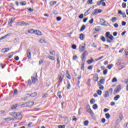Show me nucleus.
I'll return each mask as SVG.
<instances>
[{"label":"nucleus","instance_id":"nucleus-1","mask_svg":"<svg viewBox=\"0 0 128 128\" xmlns=\"http://www.w3.org/2000/svg\"><path fill=\"white\" fill-rule=\"evenodd\" d=\"M88 51L84 50L80 56L81 60L82 62V64H81L80 68V70H84V62H86V56H88Z\"/></svg>","mask_w":128,"mask_h":128},{"label":"nucleus","instance_id":"nucleus-2","mask_svg":"<svg viewBox=\"0 0 128 128\" xmlns=\"http://www.w3.org/2000/svg\"><path fill=\"white\" fill-rule=\"evenodd\" d=\"M86 110L87 112H88V114H90L92 116H94V113L92 112V110L90 108V106L89 104L87 105L86 107Z\"/></svg>","mask_w":128,"mask_h":128},{"label":"nucleus","instance_id":"nucleus-3","mask_svg":"<svg viewBox=\"0 0 128 128\" xmlns=\"http://www.w3.org/2000/svg\"><path fill=\"white\" fill-rule=\"evenodd\" d=\"M100 12H102V9H95L93 12L90 14L91 16H96L98 14H100Z\"/></svg>","mask_w":128,"mask_h":128},{"label":"nucleus","instance_id":"nucleus-4","mask_svg":"<svg viewBox=\"0 0 128 128\" xmlns=\"http://www.w3.org/2000/svg\"><path fill=\"white\" fill-rule=\"evenodd\" d=\"M32 83L34 84L36 82H38V73L36 72H35V76H32L31 77Z\"/></svg>","mask_w":128,"mask_h":128},{"label":"nucleus","instance_id":"nucleus-5","mask_svg":"<svg viewBox=\"0 0 128 128\" xmlns=\"http://www.w3.org/2000/svg\"><path fill=\"white\" fill-rule=\"evenodd\" d=\"M14 118L16 120H22V116L21 113L16 112Z\"/></svg>","mask_w":128,"mask_h":128},{"label":"nucleus","instance_id":"nucleus-6","mask_svg":"<svg viewBox=\"0 0 128 128\" xmlns=\"http://www.w3.org/2000/svg\"><path fill=\"white\" fill-rule=\"evenodd\" d=\"M27 58L29 60H32V52H30V50L28 49L27 50Z\"/></svg>","mask_w":128,"mask_h":128},{"label":"nucleus","instance_id":"nucleus-7","mask_svg":"<svg viewBox=\"0 0 128 128\" xmlns=\"http://www.w3.org/2000/svg\"><path fill=\"white\" fill-rule=\"evenodd\" d=\"M79 48H80V50H79L80 52H82L86 48V43L84 44V46H80L79 47Z\"/></svg>","mask_w":128,"mask_h":128},{"label":"nucleus","instance_id":"nucleus-8","mask_svg":"<svg viewBox=\"0 0 128 128\" xmlns=\"http://www.w3.org/2000/svg\"><path fill=\"white\" fill-rule=\"evenodd\" d=\"M18 24H19L18 26H30V24L28 23H26V22H18Z\"/></svg>","mask_w":128,"mask_h":128},{"label":"nucleus","instance_id":"nucleus-9","mask_svg":"<svg viewBox=\"0 0 128 128\" xmlns=\"http://www.w3.org/2000/svg\"><path fill=\"white\" fill-rule=\"evenodd\" d=\"M92 80H94V82H96V81L98 80V74H94V76L92 77Z\"/></svg>","mask_w":128,"mask_h":128},{"label":"nucleus","instance_id":"nucleus-10","mask_svg":"<svg viewBox=\"0 0 128 128\" xmlns=\"http://www.w3.org/2000/svg\"><path fill=\"white\" fill-rule=\"evenodd\" d=\"M115 90H116L117 92H120V90H122V85L119 84L115 88Z\"/></svg>","mask_w":128,"mask_h":128},{"label":"nucleus","instance_id":"nucleus-11","mask_svg":"<svg viewBox=\"0 0 128 128\" xmlns=\"http://www.w3.org/2000/svg\"><path fill=\"white\" fill-rule=\"evenodd\" d=\"M34 32L36 36H42V32H40L39 30H34Z\"/></svg>","mask_w":128,"mask_h":128},{"label":"nucleus","instance_id":"nucleus-12","mask_svg":"<svg viewBox=\"0 0 128 128\" xmlns=\"http://www.w3.org/2000/svg\"><path fill=\"white\" fill-rule=\"evenodd\" d=\"M66 78H68V80H70V78H72V76H70V73H68V70H66Z\"/></svg>","mask_w":128,"mask_h":128},{"label":"nucleus","instance_id":"nucleus-13","mask_svg":"<svg viewBox=\"0 0 128 128\" xmlns=\"http://www.w3.org/2000/svg\"><path fill=\"white\" fill-rule=\"evenodd\" d=\"M10 33H8V34H6V35H5L4 36H2L1 38H0V39L2 40H4V38H8V36H10Z\"/></svg>","mask_w":128,"mask_h":128},{"label":"nucleus","instance_id":"nucleus-14","mask_svg":"<svg viewBox=\"0 0 128 128\" xmlns=\"http://www.w3.org/2000/svg\"><path fill=\"white\" fill-rule=\"evenodd\" d=\"M8 50H10V48H4L2 49V52L6 54V52H8Z\"/></svg>","mask_w":128,"mask_h":128},{"label":"nucleus","instance_id":"nucleus-15","mask_svg":"<svg viewBox=\"0 0 128 128\" xmlns=\"http://www.w3.org/2000/svg\"><path fill=\"white\" fill-rule=\"evenodd\" d=\"M94 30L96 32H100L102 30V26H98L96 28H94Z\"/></svg>","mask_w":128,"mask_h":128},{"label":"nucleus","instance_id":"nucleus-16","mask_svg":"<svg viewBox=\"0 0 128 128\" xmlns=\"http://www.w3.org/2000/svg\"><path fill=\"white\" fill-rule=\"evenodd\" d=\"M38 96V93L36 92L30 94V96H31V98H34V96Z\"/></svg>","mask_w":128,"mask_h":128},{"label":"nucleus","instance_id":"nucleus-17","mask_svg":"<svg viewBox=\"0 0 128 128\" xmlns=\"http://www.w3.org/2000/svg\"><path fill=\"white\" fill-rule=\"evenodd\" d=\"M108 96H110V93L108 92V91L106 90L105 91V94L104 95V97L108 98Z\"/></svg>","mask_w":128,"mask_h":128},{"label":"nucleus","instance_id":"nucleus-18","mask_svg":"<svg viewBox=\"0 0 128 128\" xmlns=\"http://www.w3.org/2000/svg\"><path fill=\"white\" fill-rule=\"evenodd\" d=\"M80 38L81 40H84V34H80Z\"/></svg>","mask_w":128,"mask_h":128},{"label":"nucleus","instance_id":"nucleus-19","mask_svg":"<svg viewBox=\"0 0 128 128\" xmlns=\"http://www.w3.org/2000/svg\"><path fill=\"white\" fill-rule=\"evenodd\" d=\"M94 60L92 58H91V60H88L87 61V63L88 64H92V62H94Z\"/></svg>","mask_w":128,"mask_h":128},{"label":"nucleus","instance_id":"nucleus-20","mask_svg":"<svg viewBox=\"0 0 128 128\" xmlns=\"http://www.w3.org/2000/svg\"><path fill=\"white\" fill-rule=\"evenodd\" d=\"M27 104L28 106H34V102H27Z\"/></svg>","mask_w":128,"mask_h":128},{"label":"nucleus","instance_id":"nucleus-21","mask_svg":"<svg viewBox=\"0 0 128 128\" xmlns=\"http://www.w3.org/2000/svg\"><path fill=\"white\" fill-rule=\"evenodd\" d=\"M86 30V25L83 24L82 25V27L80 30V32H84V30Z\"/></svg>","mask_w":128,"mask_h":128},{"label":"nucleus","instance_id":"nucleus-22","mask_svg":"<svg viewBox=\"0 0 128 128\" xmlns=\"http://www.w3.org/2000/svg\"><path fill=\"white\" fill-rule=\"evenodd\" d=\"M67 90H70V88H71V86H70V81H67Z\"/></svg>","mask_w":128,"mask_h":128},{"label":"nucleus","instance_id":"nucleus-23","mask_svg":"<svg viewBox=\"0 0 128 128\" xmlns=\"http://www.w3.org/2000/svg\"><path fill=\"white\" fill-rule=\"evenodd\" d=\"M18 108V104H15L11 106V110H16Z\"/></svg>","mask_w":128,"mask_h":128},{"label":"nucleus","instance_id":"nucleus-24","mask_svg":"<svg viewBox=\"0 0 128 128\" xmlns=\"http://www.w3.org/2000/svg\"><path fill=\"white\" fill-rule=\"evenodd\" d=\"M110 32H108L106 33L105 34V36L106 38H108L110 36Z\"/></svg>","mask_w":128,"mask_h":128},{"label":"nucleus","instance_id":"nucleus-25","mask_svg":"<svg viewBox=\"0 0 128 128\" xmlns=\"http://www.w3.org/2000/svg\"><path fill=\"white\" fill-rule=\"evenodd\" d=\"M50 6H54V4H56V1L50 2Z\"/></svg>","mask_w":128,"mask_h":128},{"label":"nucleus","instance_id":"nucleus-26","mask_svg":"<svg viewBox=\"0 0 128 128\" xmlns=\"http://www.w3.org/2000/svg\"><path fill=\"white\" fill-rule=\"evenodd\" d=\"M20 6H26V1L20 2Z\"/></svg>","mask_w":128,"mask_h":128},{"label":"nucleus","instance_id":"nucleus-27","mask_svg":"<svg viewBox=\"0 0 128 128\" xmlns=\"http://www.w3.org/2000/svg\"><path fill=\"white\" fill-rule=\"evenodd\" d=\"M62 92L60 91H58L57 94L59 98H62Z\"/></svg>","mask_w":128,"mask_h":128},{"label":"nucleus","instance_id":"nucleus-28","mask_svg":"<svg viewBox=\"0 0 128 128\" xmlns=\"http://www.w3.org/2000/svg\"><path fill=\"white\" fill-rule=\"evenodd\" d=\"M97 94H98V96H102V92L101 90H96Z\"/></svg>","mask_w":128,"mask_h":128},{"label":"nucleus","instance_id":"nucleus-29","mask_svg":"<svg viewBox=\"0 0 128 128\" xmlns=\"http://www.w3.org/2000/svg\"><path fill=\"white\" fill-rule=\"evenodd\" d=\"M105 80H104V78H102L100 80V84H104Z\"/></svg>","mask_w":128,"mask_h":128},{"label":"nucleus","instance_id":"nucleus-30","mask_svg":"<svg viewBox=\"0 0 128 128\" xmlns=\"http://www.w3.org/2000/svg\"><path fill=\"white\" fill-rule=\"evenodd\" d=\"M88 122H89L88 120L84 121V126H88Z\"/></svg>","mask_w":128,"mask_h":128},{"label":"nucleus","instance_id":"nucleus-31","mask_svg":"<svg viewBox=\"0 0 128 128\" xmlns=\"http://www.w3.org/2000/svg\"><path fill=\"white\" fill-rule=\"evenodd\" d=\"M105 116H106V118H107V120H108V118H110V114H108V113H106L105 114Z\"/></svg>","mask_w":128,"mask_h":128},{"label":"nucleus","instance_id":"nucleus-32","mask_svg":"<svg viewBox=\"0 0 128 128\" xmlns=\"http://www.w3.org/2000/svg\"><path fill=\"white\" fill-rule=\"evenodd\" d=\"M120 98V96L116 95L115 97H114V100H118V98Z\"/></svg>","mask_w":128,"mask_h":128},{"label":"nucleus","instance_id":"nucleus-33","mask_svg":"<svg viewBox=\"0 0 128 128\" xmlns=\"http://www.w3.org/2000/svg\"><path fill=\"white\" fill-rule=\"evenodd\" d=\"M92 108L94 110H96V108H98V106L97 104H94L92 106Z\"/></svg>","mask_w":128,"mask_h":128},{"label":"nucleus","instance_id":"nucleus-34","mask_svg":"<svg viewBox=\"0 0 128 128\" xmlns=\"http://www.w3.org/2000/svg\"><path fill=\"white\" fill-rule=\"evenodd\" d=\"M21 106L23 108H27L28 106V102L24 103V104H22Z\"/></svg>","mask_w":128,"mask_h":128},{"label":"nucleus","instance_id":"nucleus-35","mask_svg":"<svg viewBox=\"0 0 128 128\" xmlns=\"http://www.w3.org/2000/svg\"><path fill=\"white\" fill-rule=\"evenodd\" d=\"M112 66H114V64H110L108 66L107 68L108 70H112Z\"/></svg>","mask_w":128,"mask_h":128},{"label":"nucleus","instance_id":"nucleus-36","mask_svg":"<svg viewBox=\"0 0 128 128\" xmlns=\"http://www.w3.org/2000/svg\"><path fill=\"white\" fill-rule=\"evenodd\" d=\"M94 102H96V100L94 98H92L90 101V104H94Z\"/></svg>","mask_w":128,"mask_h":128},{"label":"nucleus","instance_id":"nucleus-37","mask_svg":"<svg viewBox=\"0 0 128 128\" xmlns=\"http://www.w3.org/2000/svg\"><path fill=\"white\" fill-rule=\"evenodd\" d=\"M34 29H30L29 30H28V34H34Z\"/></svg>","mask_w":128,"mask_h":128},{"label":"nucleus","instance_id":"nucleus-38","mask_svg":"<svg viewBox=\"0 0 128 128\" xmlns=\"http://www.w3.org/2000/svg\"><path fill=\"white\" fill-rule=\"evenodd\" d=\"M118 82V79H116V78L114 77L112 79V82Z\"/></svg>","mask_w":128,"mask_h":128},{"label":"nucleus","instance_id":"nucleus-39","mask_svg":"<svg viewBox=\"0 0 128 128\" xmlns=\"http://www.w3.org/2000/svg\"><path fill=\"white\" fill-rule=\"evenodd\" d=\"M48 96V94H44L43 96H42V98H46Z\"/></svg>","mask_w":128,"mask_h":128},{"label":"nucleus","instance_id":"nucleus-40","mask_svg":"<svg viewBox=\"0 0 128 128\" xmlns=\"http://www.w3.org/2000/svg\"><path fill=\"white\" fill-rule=\"evenodd\" d=\"M100 40L103 42H106V38L104 36H102L100 38Z\"/></svg>","mask_w":128,"mask_h":128},{"label":"nucleus","instance_id":"nucleus-41","mask_svg":"<svg viewBox=\"0 0 128 128\" xmlns=\"http://www.w3.org/2000/svg\"><path fill=\"white\" fill-rule=\"evenodd\" d=\"M108 38H109V40H114V36L111 34L109 36V37Z\"/></svg>","mask_w":128,"mask_h":128},{"label":"nucleus","instance_id":"nucleus-42","mask_svg":"<svg viewBox=\"0 0 128 128\" xmlns=\"http://www.w3.org/2000/svg\"><path fill=\"white\" fill-rule=\"evenodd\" d=\"M116 20H117V18L116 17H113V18H112L111 20H112V22H116Z\"/></svg>","mask_w":128,"mask_h":128},{"label":"nucleus","instance_id":"nucleus-43","mask_svg":"<svg viewBox=\"0 0 128 128\" xmlns=\"http://www.w3.org/2000/svg\"><path fill=\"white\" fill-rule=\"evenodd\" d=\"M32 80H30V79L28 80V86H32Z\"/></svg>","mask_w":128,"mask_h":128},{"label":"nucleus","instance_id":"nucleus-44","mask_svg":"<svg viewBox=\"0 0 128 128\" xmlns=\"http://www.w3.org/2000/svg\"><path fill=\"white\" fill-rule=\"evenodd\" d=\"M123 118H124V116H122V114H120L119 115V119L120 120H122Z\"/></svg>","mask_w":128,"mask_h":128},{"label":"nucleus","instance_id":"nucleus-45","mask_svg":"<svg viewBox=\"0 0 128 128\" xmlns=\"http://www.w3.org/2000/svg\"><path fill=\"white\" fill-rule=\"evenodd\" d=\"M118 14H121V15L126 14V13L125 12H122V10H119L118 11Z\"/></svg>","mask_w":128,"mask_h":128},{"label":"nucleus","instance_id":"nucleus-46","mask_svg":"<svg viewBox=\"0 0 128 128\" xmlns=\"http://www.w3.org/2000/svg\"><path fill=\"white\" fill-rule=\"evenodd\" d=\"M10 8H11L14 10H16V8H14V4L12 3H10Z\"/></svg>","mask_w":128,"mask_h":128},{"label":"nucleus","instance_id":"nucleus-47","mask_svg":"<svg viewBox=\"0 0 128 128\" xmlns=\"http://www.w3.org/2000/svg\"><path fill=\"white\" fill-rule=\"evenodd\" d=\"M122 8H126V3L123 2L122 4Z\"/></svg>","mask_w":128,"mask_h":128},{"label":"nucleus","instance_id":"nucleus-48","mask_svg":"<svg viewBox=\"0 0 128 128\" xmlns=\"http://www.w3.org/2000/svg\"><path fill=\"white\" fill-rule=\"evenodd\" d=\"M50 54H52V56H56V52L54 50L50 51Z\"/></svg>","mask_w":128,"mask_h":128},{"label":"nucleus","instance_id":"nucleus-49","mask_svg":"<svg viewBox=\"0 0 128 128\" xmlns=\"http://www.w3.org/2000/svg\"><path fill=\"white\" fill-rule=\"evenodd\" d=\"M108 74V69H105L103 71V74H104V76H106V74Z\"/></svg>","mask_w":128,"mask_h":128},{"label":"nucleus","instance_id":"nucleus-50","mask_svg":"<svg viewBox=\"0 0 128 128\" xmlns=\"http://www.w3.org/2000/svg\"><path fill=\"white\" fill-rule=\"evenodd\" d=\"M72 48L73 50H76V44H74L72 46Z\"/></svg>","mask_w":128,"mask_h":128},{"label":"nucleus","instance_id":"nucleus-51","mask_svg":"<svg viewBox=\"0 0 128 128\" xmlns=\"http://www.w3.org/2000/svg\"><path fill=\"white\" fill-rule=\"evenodd\" d=\"M48 58L51 60H54V58L53 56H48Z\"/></svg>","mask_w":128,"mask_h":128},{"label":"nucleus","instance_id":"nucleus-52","mask_svg":"<svg viewBox=\"0 0 128 128\" xmlns=\"http://www.w3.org/2000/svg\"><path fill=\"white\" fill-rule=\"evenodd\" d=\"M56 20L58 22H60V20H62V17L60 16H57L56 18Z\"/></svg>","mask_w":128,"mask_h":128},{"label":"nucleus","instance_id":"nucleus-53","mask_svg":"<svg viewBox=\"0 0 128 128\" xmlns=\"http://www.w3.org/2000/svg\"><path fill=\"white\" fill-rule=\"evenodd\" d=\"M56 56L57 58V63L56 64H60V58L58 57V54H56Z\"/></svg>","mask_w":128,"mask_h":128},{"label":"nucleus","instance_id":"nucleus-54","mask_svg":"<svg viewBox=\"0 0 128 128\" xmlns=\"http://www.w3.org/2000/svg\"><path fill=\"white\" fill-rule=\"evenodd\" d=\"M87 4H92V0H88Z\"/></svg>","mask_w":128,"mask_h":128},{"label":"nucleus","instance_id":"nucleus-55","mask_svg":"<svg viewBox=\"0 0 128 128\" xmlns=\"http://www.w3.org/2000/svg\"><path fill=\"white\" fill-rule=\"evenodd\" d=\"M16 112H10L9 114L10 116H16Z\"/></svg>","mask_w":128,"mask_h":128},{"label":"nucleus","instance_id":"nucleus-56","mask_svg":"<svg viewBox=\"0 0 128 128\" xmlns=\"http://www.w3.org/2000/svg\"><path fill=\"white\" fill-rule=\"evenodd\" d=\"M100 22H102V24H106V21L104 20L101 18L100 20Z\"/></svg>","mask_w":128,"mask_h":128},{"label":"nucleus","instance_id":"nucleus-57","mask_svg":"<svg viewBox=\"0 0 128 128\" xmlns=\"http://www.w3.org/2000/svg\"><path fill=\"white\" fill-rule=\"evenodd\" d=\"M4 120H12V118H4Z\"/></svg>","mask_w":128,"mask_h":128},{"label":"nucleus","instance_id":"nucleus-58","mask_svg":"<svg viewBox=\"0 0 128 128\" xmlns=\"http://www.w3.org/2000/svg\"><path fill=\"white\" fill-rule=\"evenodd\" d=\"M58 128H66V125H59Z\"/></svg>","mask_w":128,"mask_h":128},{"label":"nucleus","instance_id":"nucleus-59","mask_svg":"<svg viewBox=\"0 0 128 128\" xmlns=\"http://www.w3.org/2000/svg\"><path fill=\"white\" fill-rule=\"evenodd\" d=\"M122 24L123 26H125L126 25V22H124V21H122Z\"/></svg>","mask_w":128,"mask_h":128},{"label":"nucleus","instance_id":"nucleus-60","mask_svg":"<svg viewBox=\"0 0 128 128\" xmlns=\"http://www.w3.org/2000/svg\"><path fill=\"white\" fill-rule=\"evenodd\" d=\"M92 68H94V66L93 65H91L88 66V70H92Z\"/></svg>","mask_w":128,"mask_h":128},{"label":"nucleus","instance_id":"nucleus-61","mask_svg":"<svg viewBox=\"0 0 128 128\" xmlns=\"http://www.w3.org/2000/svg\"><path fill=\"white\" fill-rule=\"evenodd\" d=\"M28 10V12H34V9L32 8H27Z\"/></svg>","mask_w":128,"mask_h":128},{"label":"nucleus","instance_id":"nucleus-62","mask_svg":"<svg viewBox=\"0 0 128 128\" xmlns=\"http://www.w3.org/2000/svg\"><path fill=\"white\" fill-rule=\"evenodd\" d=\"M79 18L82 20V18H84V14H81L79 16H78Z\"/></svg>","mask_w":128,"mask_h":128},{"label":"nucleus","instance_id":"nucleus-63","mask_svg":"<svg viewBox=\"0 0 128 128\" xmlns=\"http://www.w3.org/2000/svg\"><path fill=\"white\" fill-rule=\"evenodd\" d=\"M14 94H18V89L15 88L14 90Z\"/></svg>","mask_w":128,"mask_h":128},{"label":"nucleus","instance_id":"nucleus-64","mask_svg":"<svg viewBox=\"0 0 128 128\" xmlns=\"http://www.w3.org/2000/svg\"><path fill=\"white\" fill-rule=\"evenodd\" d=\"M53 14H58V10H53Z\"/></svg>","mask_w":128,"mask_h":128}]
</instances>
